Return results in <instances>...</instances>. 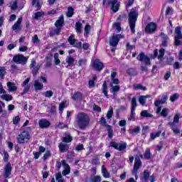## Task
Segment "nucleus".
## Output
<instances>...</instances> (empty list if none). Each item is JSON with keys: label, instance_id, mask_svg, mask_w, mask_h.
I'll use <instances>...</instances> for the list:
<instances>
[{"label": "nucleus", "instance_id": "nucleus-1", "mask_svg": "<svg viewBox=\"0 0 182 182\" xmlns=\"http://www.w3.org/2000/svg\"><path fill=\"white\" fill-rule=\"evenodd\" d=\"M75 123L79 129L86 130L90 126V117L85 112H79L75 117Z\"/></svg>", "mask_w": 182, "mask_h": 182}, {"label": "nucleus", "instance_id": "nucleus-2", "mask_svg": "<svg viewBox=\"0 0 182 182\" xmlns=\"http://www.w3.org/2000/svg\"><path fill=\"white\" fill-rule=\"evenodd\" d=\"M128 16L130 29L132 33H136V21H137V16H139V11L134 9H132L129 11Z\"/></svg>", "mask_w": 182, "mask_h": 182}, {"label": "nucleus", "instance_id": "nucleus-3", "mask_svg": "<svg viewBox=\"0 0 182 182\" xmlns=\"http://www.w3.org/2000/svg\"><path fill=\"white\" fill-rule=\"evenodd\" d=\"M109 6H111V9L113 12H117L120 7V3L119 0H104L103 6L107 8Z\"/></svg>", "mask_w": 182, "mask_h": 182}, {"label": "nucleus", "instance_id": "nucleus-4", "mask_svg": "<svg viewBox=\"0 0 182 182\" xmlns=\"http://www.w3.org/2000/svg\"><path fill=\"white\" fill-rule=\"evenodd\" d=\"M30 139L29 132L26 131H23L16 137L17 142L20 144H24V143H28Z\"/></svg>", "mask_w": 182, "mask_h": 182}, {"label": "nucleus", "instance_id": "nucleus-5", "mask_svg": "<svg viewBox=\"0 0 182 182\" xmlns=\"http://www.w3.org/2000/svg\"><path fill=\"white\" fill-rule=\"evenodd\" d=\"M30 69H31L33 75L36 76L38 75V72L39 69H41V64L37 63L35 59H32L30 65Z\"/></svg>", "mask_w": 182, "mask_h": 182}, {"label": "nucleus", "instance_id": "nucleus-6", "mask_svg": "<svg viewBox=\"0 0 182 182\" xmlns=\"http://www.w3.org/2000/svg\"><path fill=\"white\" fill-rule=\"evenodd\" d=\"M13 60L15 62V63L26 65V62H28V58L25 57L23 55H17L13 58Z\"/></svg>", "mask_w": 182, "mask_h": 182}, {"label": "nucleus", "instance_id": "nucleus-7", "mask_svg": "<svg viewBox=\"0 0 182 182\" xmlns=\"http://www.w3.org/2000/svg\"><path fill=\"white\" fill-rule=\"evenodd\" d=\"M109 146L115 149V150H118L119 151H122L125 150L127 144L126 143L124 144H119L114 141H112L109 143Z\"/></svg>", "mask_w": 182, "mask_h": 182}, {"label": "nucleus", "instance_id": "nucleus-8", "mask_svg": "<svg viewBox=\"0 0 182 182\" xmlns=\"http://www.w3.org/2000/svg\"><path fill=\"white\" fill-rule=\"evenodd\" d=\"M30 81L31 77H28L21 84L22 87H23V92L21 93V96H23V95H26V92H29V89H31V85H29L28 83H29Z\"/></svg>", "mask_w": 182, "mask_h": 182}, {"label": "nucleus", "instance_id": "nucleus-9", "mask_svg": "<svg viewBox=\"0 0 182 182\" xmlns=\"http://www.w3.org/2000/svg\"><path fill=\"white\" fill-rule=\"evenodd\" d=\"M137 60L140 62H144L145 65H151V63L150 62V58L147 57V55H146L144 53H141L138 55Z\"/></svg>", "mask_w": 182, "mask_h": 182}, {"label": "nucleus", "instance_id": "nucleus-10", "mask_svg": "<svg viewBox=\"0 0 182 182\" xmlns=\"http://www.w3.org/2000/svg\"><path fill=\"white\" fill-rule=\"evenodd\" d=\"M120 38H124V36H122V35H117V36H113L109 39V45L110 46H117V44L119 43V41Z\"/></svg>", "mask_w": 182, "mask_h": 182}, {"label": "nucleus", "instance_id": "nucleus-11", "mask_svg": "<svg viewBox=\"0 0 182 182\" xmlns=\"http://www.w3.org/2000/svg\"><path fill=\"white\" fill-rule=\"evenodd\" d=\"M12 171V166H11V164H7L4 166V173H3V176L4 178H8L9 176H11Z\"/></svg>", "mask_w": 182, "mask_h": 182}, {"label": "nucleus", "instance_id": "nucleus-12", "mask_svg": "<svg viewBox=\"0 0 182 182\" xmlns=\"http://www.w3.org/2000/svg\"><path fill=\"white\" fill-rule=\"evenodd\" d=\"M141 166H142L141 160H140V158L136 157L135 162L134 164V168L132 171H134V173H137V171H139V168H140Z\"/></svg>", "mask_w": 182, "mask_h": 182}, {"label": "nucleus", "instance_id": "nucleus-13", "mask_svg": "<svg viewBox=\"0 0 182 182\" xmlns=\"http://www.w3.org/2000/svg\"><path fill=\"white\" fill-rule=\"evenodd\" d=\"M161 38V45L164 47L168 46V41H170V38H168V36H167L166 33H161L160 35Z\"/></svg>", "mask_w": 182, "mask_h": 182}, {"label": "nucleus", "instance_id": "nucleus-14", "mask_svg": "<svg viewBox=\"0 0 182 182\" xmlns=\"http://www.w3.org/2000/svg\"><path fill=\"white\" fill-rule=\"evenodd\" d=\"M157 26H156V23H150L146 26L145 28V32H146V33H151L152 32H154Z\"/></svg>", "mask_w": 182, "mask_h": 182}, {"label": "nucleus", "instance_id": "nucleus-15", "mask_svg": "<svg viewBox=\"0 0 182 182\" xmlns=\"http://www.w3.org/2000/svg\"><path fill=\"white\" fill-rule=\"evenodd\" d=\"M38 125L41 129H46L50 126V122L47 119H42L38 122Z\"/></svg>", "mask_w": 182, "mask_h": 182}, {"label": "nucleus", "instance_id": "nucleus-16", "mask_svg": "<svg viewBox=\"0 0 182 182\" xmlns=\"http://www.w3.org/2000/svg\"><path fill=\"white\" fill-rule=\"evenodd\" d=\"M21 23H22V17L18 18L16 23L12 26L13 31H21Z\"/></svg>", "mask_w": 182, "mask_h": 182}, {"label": "nucleus", "instance_id": "nucleus-17", "mask_svg": "<svg viewBox=\"0 0 182 182\" xmlns=\"http://www.w3.org/2000/svg\"><path fill=\"white\" fill-rule=\"evenodd\" d=\"M93 66L97 70H102V69H103L104 65L103 63L100 62L99 59H96L94 61Z\"/></svg>", "mask_w": 182, "mask_h": 182}, {"label": "nucleus", "instance_id": "nucleus-18", "mask_svg": "<svg viewBox=\"0 0 182 182\" xmlns=\"http://www.w3.org/2000/svg\"><path fill=\"white\" fill-rule=\"evenodd\" d=\"M167 99H168V96L167 95H163L161 100H156L154 102L155 106H159L160 105H164L166 102H167Z\"/></svg>", "mask_w": 182, "mask_h": 182}, {"label": "nucleus", "instance_id": "nucleus-19", "mask_svg": "<svg viewBox=\"0 0 182 182\" xmlns=\"http://www.w3.org/2000/svg\"><path fill=\"white\" fill-rule=\"evenodd\" d=\"M65 23V19L63 18V15L60 16L59 18L55 23V26L56 28H60L62 29V25Z\"/></svg>", "mask_w": 182, "mask_h": 182}, {"label": "nucleus", "instance_id": "nucleus-20", "mask_svg": "<svg viewBox=\"0 0 182 182\" xmlns=\"http://www.w3.org/2000/svg\"><path fill=\"white\" fill-rule=\"evenodd\" d=\"M34 89L35 90H42L43 89V84L40 82L39 80H36L34 81Z\"/></svg>", "mask_w": 182, "mask_h": 182}, {"label": "nucleus", "instance_id": "nucleus-21", "mask_svg": "<svg viewBox=\"0 0 182 182\" xmlns=\"http://www.w3.org/2000/svg\"><path fill=\"white\" fill-rule=\"evenodd\" d=\"M102 174L105 178H110V173L105 166V165L102 166Z\"/></svg>", "mask_w": 182, "mask_h": 182}, {"label": "nucleus", "instance_id": "nucleus-22", "mask_svg": "<svg viewBox=\"0 0 182 182\" xmlns=\"http://www.w3.org/2000/svg\"><path fill=\"white\" fill-rule=\"evenodd\" d=\"M60 151L61 153H65L69 150V145L63 143H60L59 145Z\"/></svg>", "mask_w": 182, "mask_h": 182}, {"label": "nucleus", "instance_id": "nucleus-23", "mask_svg": "<svg viewBox=\"0 0 182 182\" xmlns=\"http://www.w3.org/2000/svg\"><path fill=\"white\" fill-rule=\"evenodd\" d=\"M7 87H9L10 92H15L18 90L16 86H15V83L11 82H7Z\"/></svg>", "mask_w": 182, "mask_h": 182}, {"label": "nucleus", "instance_id": "nucleus-24", "mask_svg": "<svg viewBox=\"0 0 182 182\" xmlns=\"http://www.w3.org/2000/svg\"><path fill=\"white\" fill-rule=\"evenodd\" d=\"M111 93H113V95H116L117 92L120 90V86L119 85H113V83H111Z\"/></svg>", "mask_w": 182, "mask_h": 182}, {"label": "nucleus", "instance_id": "nucleus-25", "mask_svg": "<svg viewBox=\"0 0 182 182\" xmlns=\"http://www.w3.org/2000/svg\"><path fill=\"white\" fill-rule=\"evenodd\" d=\"M61 29H62V28H59V27H57L55 29L52 30V31L50 32V37H53V36H55V35H59V33H60Z\"/></svg>", "mask_w": 182, "mask_h": 182}, {"label": "nucleus", "instance_id": "nucleus-26", "mask_svg": "<svg viewBox=\"0 0 182 182\" xmlns=\"http://www.w3.org/2000/svg\"><path fill=\"white\" fill-rule=\"evenodd\" d=\"M82 93L79 92H75L72 99L73 100H82Z\"/></svg>", "mask_w": 182, "mask_h": 182}, {"label": "nucleus", "instance_id": "nucleus-27", "mask_svg": "<svg viewBox=\"0 0 182 182\" xmlns=\"http://www.w3.org/2000/svg\"><path fill=\"white\" fill-rule=\"evenodd\" d=\"M137 107V101L136 100V97H133L131 101V110H136Z\"/></svg>", "mask_w": 182, "mask_h": 182}, {"label": "nucleus", "instance_id": "nucleus-28", "mask_svg": "<svg viewBox=\"0 0 182 182\" xmlns=\"http://www.w3.org/2000/svg\"><path fill=\"white\" fill-rule=\"evenodd\" d=\"M75 31L78 33H82V23L80 21L75 23Z\"/></svg>", "mask_w": 182, "mask_h": 182}, {"label": "nucleus", "instance_id": "nucleus-29", "mask_svg": "<svg viewBox=\"0 0 182 182\" xmlns=\"http://www.w3.org/2000/svg\"><path fill=\"white\" fill-rule=\"evenodd\" d=\"M147 97H149V95L140 96L139 98V102L140 105L144 106V105H146V99H147Z\"/></svg>", "mask_w": 182, "mask_h": 182}, {"label": "nucleus", "instance_id": "nucleus-30", "mask_svg": "<svg viewBox=\"0 0 182 182\" xmlns=\"http://www.w3.org/2000/svg\"><path fill=\"white\" fill-rule=\"evenodd\" d=\"M134 89H135V90H147V88L141 85V84L134 85Z\"/></svg>", "mask_w": 182, "mask_h": 182}, {"label": "nucleus", "instance_id": "nucleus-31", "mask_svg": "<svg viewBox=\"0 0 182 182\" xmlns=\"http://www.w3.org/2000/svg\"><path fill=\"white\" fill-rule=\"evenodd\" d=\"M102 93H104L105 96L106 97H109V95H107V82H104L103 85H102Z\"/></svg>", "mask_w": 182, "mask_h": 182}, {"label": "nucleus", "instance_id": "nucleus-32", "mask_svg": "<svg viewBox=\"0 0 182 182\" xmlns=\"http://www.w3.org/2000/svg\"><path fill=\"white\" fill-rule=\"evenodd\" d=\"M91 182H100L102 181V176H94L90 178Z\"/></svg>", "mask_w": 182, "mask_h": 182}, {"label": "nucleus", "instance_id": "nucleus-33", "mask_svg": "<svg viewBox=\"0 0 182 182\" xmlns=\"http://www.w3.org/2000/svg\"><path fill=\"white\" fill-rule=\"evenodd\" d=\"M1 99L3 100H6V102H11V100H12V99H14L12 97V95H1Z\"/></svg>", "mask_w": 182, "mask_h": 182}, {"label": "nucleus", "instance_id": "nucleus-34", "mask_svg": "<svg viewBox=\"0 0 182 182\" xmlns=\"http://www.w3.org/2000/svg\"><path fill=\"white\" fill-rule=\"evenodd\" d=\"M164 52H165L164 48H161V50H159V54L158 55V60H159L160 62L163 61V58H164Z\"/></svg>", "mask_w": 182, "mask_h": 182}, {"label": "nucleus", "instance_id": "nucleus-35", "mask_svg": "<svg viewBox=\"0 0 182 182\" xmlns=\"http://www.w3.org/2000/svg\"><path fill=\"white\" fill-rule=\"evenodd\" d=\"M141 117H153V114L149 113L147 110H144L141 112Z\"/></svg>", "mask_w": 182, "mask_h": 182}, {"label": "nucleus", "instance_id": "nucleus-36", "mask_svg": "<svg viewBox=\"0 0 182 182\" xmlns=\"http://www.w3.org/2000/svg\"><path fill=\"white\" fill-rule=\"evenodd\" d=\"M5 75H6V69L5 67H0V77L4 79Z\"/></svg>", "mask_w": 182, "mask_h": 182}, {"label": "nucleus", "instance_id": "nucleus-37", "mask_svg": "<svg viewBox=\"0 0 182 182\" xmlns=\"http://www.w3.org/2000/svg\"><path fill=\"white\" fill-rule=\"evenodd\" d=\"M149 178H150V173L147 171H144L142 180H144V181L146 182Z\"/></svg>", "mask_w": 182, "mask_h": 182}, {"label": "nucleus", "instance_id": "nucleus-38", "mask_svg": "<svg viewBox=\"0 0 182 182\" xmlns=\"http://www.w3.org/2000/svg\"><path fill=\"white\" fill-rule=\"evenodd\" d=\"M32 6L34 8H38V9H41V4L39 3V0H32L31 1Z\"/></svg>", "mask_w": 182, "mask_h": 182}, {"label": "nucleus", "instance_id": "nucleus-39", "mask_svg": "<svg viewBox=\"0 0 182 182\" xmlns=\"http://www.w3.org/2000/svg\"><path fill=\"white\" fill-rule=\"evenodd\" d=\"M62 140L64 143H70V141H72V140H73V138L70 135H68V136L63 137L62 139Z\"/></svg>", "mask_w": 182, "mask_h": 182}, {"label": "nucleus", "instance_id": "nucleus-40", "mask_svg": "<svg viewBox=\"0 0 182 182\" xmlns=\"http://www.w3.org/2000/svg\"><path fill=\"white\" fill-rule=\"evenodd\" d=\"M65 107H66V101H63L59 105V112L60 114L63 112Z\"/></svg>", "mask_w": 182, "mask_h": 182}, {"label": "nucleus", "instance_id": "nucleus-41", "mask_svg": "<svg viewBox=\"0 0 182 182\" xmlns=\"http://www.w3.org/2000/svg\"><path fill=\"white\" fill-rule=\"evenodd\" d=\"M160 134H161V132H158L156 133H151L150 134L151 140H154L156 137H160Z\"/></svg>", "mask_w": 182, "mask_h": 182}, {"label": "nucleus", "instance_id": "nucleus-42", "mask_svg": "<svg viewBox=\"0 0 182 182\" xmlns=\"http://www.w3.org/2000/svg\"><path fill=\"white\" fill-rule=\"evenodd\" d=\"M179 97H180V95H178V93H176L170 97L169 100L173 102H176V100H177V99H178Z\"/></svg>", "mask_w": 182, "mask_h": 182}, {"label": "nucleus", "instance_id": "nucleus-43", "mask_svg": "<svg viewBox=\"0 0 182 182\" xmlns=\"http://www.w3.org/2000/svg\"><path fill=\"white\" fill-rule=\"evenodd\" d=\"M65 62L68 65H73V63H75V58H73V57H70V56L67 57L65 59Z\"/></svg>", "mask_w": 182, "mask_h": 182}, {"label": "nucleus", "instance_id": "nucleus-44", "mask_svg": "<svg viewBox=\"0 0 182 182\" xmlns=\"http://www.w3.org/2000/svg\"><path fill=\"white\" fill-rule=\"evenodd\" d=\"M73 38H75V35H71L68 38V41L70 45H75V43H76V39H75Z\"/></svg>", "mask_w": 182, "mask_h": 182}, {"label": "nucleus", "instance_id": "nucleus-45", "mask_svg": "<svg viewBox=\"0 0 182 182\" xmlns=\"http://www.w3.org/2000/svg\"><path fill=\"white\" fill-rule=\"evenodd\" d=\"M144 159L146 160H150V157H151V153H150V149H146L144 154Z\"/></svg>", "mask_w": 182, "mask_h": 182}, {"label": "nucleus", "instance_id": "nucleus-46", "mask_svg": "<svg viewBox=\"0 0 182 182\" xmlns=\"http://www.w3.org/2000/svg\"><path fill=\"white\" fill-rule=\"evenodd\" d=\"M180 39H182V37L175 36L176 46H180V45H182V41H180Z\"/></svg>", "mask_w": 182, "mask_h": 182}, {"label": "nucleus", "instance_id": "nucleus-47", "mask_svg": "<svg viewBox=\"0 0 182 182\" xmlns=\"http://www.w3.org/2000/svg\"><path fill=\"white\" fill-rule=\"evenodd\" d=\"M112 117H113V107H111L107 113L106 117L107 119H112Z\"/></svg>", "mask_w": 182, "mask_h": 182}, {"label": "nucleus", "instance_id": "nucleus-48", "mask_svg": "<svg viewBox=\"0 0 182 182\" xmlns=\"http://www.w3.org/2000/svg\"><path fill=\"white\" fill-rule=\"evenodd\" d=\"M43 95L45 96V97L50 98L52 96H53V92H52V90H48L43 92Z\"/></svg>", "mask_w": 182, "mask_h": 182}, {"label": "nucleus", "instance_id": "nucleus-49", "mask_svg": "<svg viewBox=\"0 0 182 182\" xmlns=\"http://www.w3.org/2000/svg\"><path fill=\"white\" fill-rule=\"evenodd\" d=\"M74 9L72 7H68V13H67V16L68 18H72L73 16V12Z\"/></svg>", "mask_w": 182, "mask_h": 182}, {"label": "nucleus", "instance_id": "nucleus-50", "mask_svg": "<svg viewBox=\"0 0 182 182\" xmlns=\"http://www.w3.org/2000/svg\"><path fill=\"white\" fill-rule=\"evenodd\" d=\"M129 134H134L140 132V127H136L134 129H129Z\"/></svg>", "mask_w": 182, "mask_h": 182}, {"label": "nucleus", "instance_id": "nucleus-51", "mask_svg": "<svg viewBox=\"0 0 182 182\" xmlns=\"http://www.w3.org/2000/svg\"><path fill=\"white\" fill-rule=\"evenodd\" d=\"M54 62H55V65H60V60H59V53H55L54 54Z\"/></svg>", "mask_w": 182, "mask_h": 182}, {"label": "nucleus", "instance_id": "nucleus-52", "mask_svg": "<svg viewBox=\"0 0 182 182\" xmlns=\"http://www.w3.org/2000/svg\"><path fill=\"white\" fill-rule=\"evenodd\" d=\"M45 15V13L42 11H38L34 14V19H39V18H41V16H43Z\"/></svg>", "mask_w": 182, "mask_h": 182}, {"label": "nucleus", "instance_id": "nucleus-53", "mask_svg": "<svg viewBox=\"0 0 182 182\" xmlns=\"http://www.w3.org/2000/svg\"><path fill=\"white\" fill-rule=\"evenodd\" d=\"M175 33H176V36L181 38L182 33H181V28L180 26H178L175 29Z\"/></svg>", "mask_w": 182, "mask_h": 182}, {"label": "nucleus", "instance_id": "nucleus-54", "mask_svg": "<svg viewBox=\"0 0 182 182\" xmlns=\"http://www.w3.org/2000/svg\"><path fill=\"white\" fill-rule=\"evenodd\" d=\"M161 116H163V117H167V116H168V109L167 108H164L161 112Z\"/></svg>", "mask_w": 182, "mask_h": 182}, {"label": "nucleus", "instance_id": "nucleus-55", "mask_svg": "<svg viewBox=\"0 0 182 182\" xmlns=\"http://www.w3.org/2000/svg\"><path fill=\"white\" fill-rule=\"evenodd\" d=\"M55 178L57 180L58 182H63V178L62 177V173H58L57 174H55Z\"/></svg>", "mask_w": 182, "mask_h": 182}, {"label": "nucleus", "instance_id": "nucleus-56", "mask_svg": "<svg viewBox=\"0 0 182 182\" xmlns=\"http://www.w3.org/2000/svg\"><path fill=\"white\" fill-rule=\"evenodd\" d=\"M17 9H18V1L15 0L11 6V9H12V11H16Z\"/></svg>", "mask_w": 182, "mask_h": 182}, {"label": "nucleus", "instance_id": "nucleus-57", "mask_svg": "<svg viewBox=\"0 0 182 182\" xmlns=\"http://www.w3.org/2000/svg\"><path fill=\"white\" fill-rule=\"evenodd\" d=\"M113 28H116L117 32H120V31H122V27H120V23H114Z\"/></svg>", "mask_w": 182, "mask_h": 182}, {"label": "nucleus", "instance_id": "nucleus-58", "mask_svg": "<svg viewBox=\"0 0 182 182\" xmlns=\"http://www.w3.org/2000/svg\"><path fill=\"white\" fill-rule=\"evenodd\" d=\"M70 173V167L68 166L63 171V176H68Z\"/></svg>", "mask_w": 182, "mask_h": 182}, {"label": "nucleus", "instance_id": "nucleus-59", "mask_svg": "<svg viewBox=\"0 0 182 182\" xmlns=\"http://www.w3.org/2000/svg\"><path fill=\"white\" fill-rule=\"evenodd\" d=\"M173 62H174V58L169 57L167 58L166 64L168 65H173Z\"/></svg>", "mask_w": 182, "mask_h": 182}, {"label": "nucleus", "instance_id": "nucleus-60", "mask_svg": "<svg viewBox=\"0 0 182 182\" xmlns=\"http://www.w3.org/2000/svg\"><path fill=\"white\" fill-rule=\"evenodd\" d=\"M170 76H171V72L170 71L166 72V73L164 77V80H168V79H170Z\"/></svg>", "mask_w": 182, "mask_h": 182}, {"label": "nucleus", "instance_id": "nucleus-61", "mask_svg": "<svg viewBox=\"0 0 182 182\" xmlns=\"http://www.w3.org/2000/svg\"><path fill=\"white\" fill-rule=\"evenodd\" d=\"M86 63V60L85 59H80L78 60V63L77 64V66H82V65H85Z\"/></svg>", "mask_w": 182, "mask_h": 182}, {"label": "nucleus", "instance_id": "nucleus-62", "mask_svg": "<svg viewBox=\"0 0 182 182\" xmlns=\"http://www.w3.org/2000/svg\"><path fill=\"white\" fill-rule=\"evenodd\" d=\"M32 42L33 43H39V38H38V35H35L32 38Z\"/></svg>", "mask_w": 182, "mask_h": 182}, {"label": "nucleus", "instance_id": "nucleus-63", "mask_svg": "<svg viewBox=\"0 0 182 182\" xmlns=\"http://www.w3.org/2000/svg\"><path fill=\"white\" fill-rule=\"evenodd\" d=\"M129 122L134 120V110L131 109L130 117L128 118Z\"/></svg>", "mask_w": 182, "mask_h": 182}, {"label": "nucleus", "instance_id": "nucleus-64", "mask_svg": "<svg viewBox=\"0 0 182 182\" xmlns=\"http://www.w3.org/2000/svg\"><path fill=\"white\" fill-rule=\"evenodd\" d=\"M84 146L83 144H79L77 146H75L76 151H80L81 150H83Z\"/></svg>", "mask_w": 182, "mask_h": 182}]
</instances>
